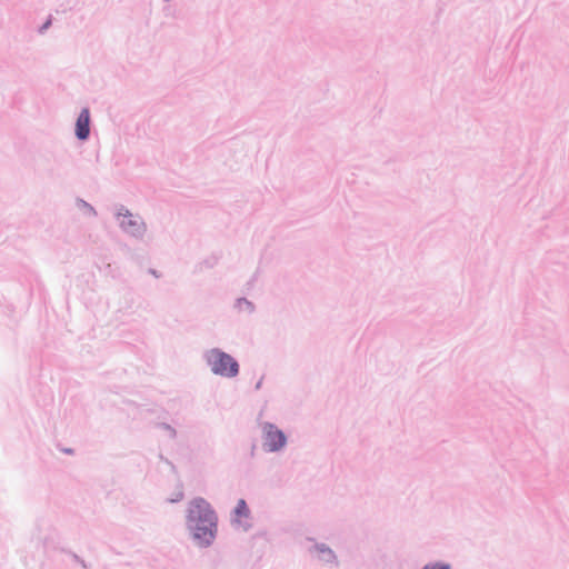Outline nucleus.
I'll list each match as a JSON object with an SVG mask.
<instances>
[{
    "label": "nucleus",
    "mask_w": 569,
    "mask_h": 569,
    "mask_svg": "<svg viewBox=\"0 0 569 569\" xmlns=\"http://www.w3.org/2000/svg\"><path fill=\"white\" fill-rule=\"evenodd\" d=\"M202 358L211 372L222 378H234L240 372L239 361L220 348H211L203 352Z\"/></svg>",
    "instance_id": "1"
},
{
    "label": "nucleus",
    "mask_w": 569,
    "mask_h": 569,
    "mask_svg": "<svg viewBox=\"0 0 569 569\" xmlns=\"http://www.w3.org/2000/svg\"><path fill=\"white\" fill-rule=\"evenodd\" d=\"M210 521H218V516L212 506L202 497L193 498L188 503L186 525H203Z\"/></svg>",
    "instance_id": "2"
},
{
    "label": "nucleus",
    "mask_w": 569,
    "mask_h": 569,
    "mask_svg": "<svg viewBox=\"0 0 569 569\" xmlns=\"http://www.w3.org/2000/svg\"><path fill=\"white\" fill-rule=\"evenodd\" d=\"M116 219L119 221V227L123 232L137 239L143 238L147 231L146 223L140 217L133 216L123 204L119 206L116 212Z\"/></svg>",
    "instance_id": "3"
},
{
    "label": "nucleus",
    "mask_w": 569,
    "mask_h": 569,
    "mask_svg": "<svg viewBox=\"0 0 569 569\" xmlns=\"http://www.w3.org/2000/svg\"><path fill=\"white\" fill-rule=\"evenodd\" d=\"M262 431L263 449L266 452H278L287 446V435L274 423L266 422L262 427Z\"/></svg>",
    "instance_id": "4"
},
{
    "label": "nucleus",
    "mask_w": 569,
    "mask_h": 569,
    "mask_svg": "<svg viewBox=\"0 0 569 569\" xmlns=\"http://www.w3.org/2000/svg\"><path fill=\"white\" fill-rule=\"evenodd\" d=\"M188 530L197 546L201 548L210 547L218 533V521H210L203 525H190Z\"/></svg>",
    "instance_id": "5"
},
{
    "label": "nucleus",
    "mask_w": 569,
    "mask_h": 569,
    "mask_svg": "<svg viewBox=\"0 0 569 569\" xmlns=\"http://www.w3.org/2000/svg\"><path fill=\"white\" fill-rule=\"evenodd\" d=\"M91 116L89 108H82L74 124V136L79 141H87L90 138Z\"/></svg>",
    "instance_id": "6"
},
{
    "label": "nucleus",
    "mask_w": 569,
    "mask_h": 569,
    "mask_svg": "<svg viewBox=\"0 0 569 569\" xmlns=\"http://www.w3.org/2000/svg\"><path fill=\"white\" fill-rule=\"evenodd\" d=\"M251 515L250 508L244 499H239L234 509L232 510V522L240 525L244 531L251 528V523L241 522V518H249Z\"/></svg>",
    "instance_id": "7"
},
{
    "label": "nucleus",
    "mask_w": 569,
    "mask_h": 569,
    "mask_svg": "<svg viewBox=\"0 0 569 569\" xmlns=\"http://www.w3.org/2000/svg\"><path fill=\"white\" fill-rule=\"evenodd\" d=\"M309 551L311 553L317 552L320 561H322L325 563H332V565L338 566L337 556H336L335 551L328 545H326L323 542H316L309 549Z\"/></svg>",
    "instance_id": "8"
},
{
    "label": "nucleus",
    "mask_w": 569,
    "mask_h": 569,
    "mask_svg": "<svg viewBox=\"0 0 569 569\" xmlns=\"http://www.w3.org/2000/svg\"><path fill=\"white\" fill-rule=\"evenodd\" d=\"M234 307L238 310H246L248 313H253L256 310V306L252 301L248 300L246 297H240L236 300Z\"/></svg>",
    "instance_id": "9"
},
{
    "label": "nucleus",
    "mask_w": 569,
    "mask_h": 569,
    "mask_svg": "<svg viewBox=\"0 0 569 569\" xmlns=\"http://www.w3.org/2000/svg\"><path fill=\"white\" fill-rule=\"evenodd\" d=\"M420 569H452V566L449 562L438 560V561L428 562L425 566H422Z\"/></svg>",
    "instance_id": "10"
},
{
    "label": "nucleus",
    "mask_w": 569,
    "mask_h": 569,
    "mask_svg": "<svg viewBox=\"0 0 569 569\" xmlns=\"http://www.w3.org/2000/svg\"><path fill=\"white\" fill-rule=\"evenodd\" d=\"M77 203H78L79 208H82L86 210V213L91 214L93 217L97 216V210L90 203L84 201L83 199H78Z\"/></svg>",
    "instance_id": "11"
},
{
    "label": "nucleus",
    "mask_w": 569,
    "mask_h": 569,
    "mask_svg": "<svg viewBox=\"0 0 569 569\" xmlns=\"http://www.w3.org/2000/svg\"><path fill=\"white\" fill-rule=\"evenodd\" d=\"M158 426L159 428L166 430L171 439H174L177 437V430L171 425L167 422H160Z\"/></svg>",
    "instance_id": "12"
},
{
    "label": "nucleus",
    "mask_w": 569,
    "mask_h": 569,
    "mask_svg": "<svg viewBox=\"0 0 569 569\" xmlns=\"http://www.w3.org/2000/svg\"><path fill=\"white\" fill-rule=\"evenodd\" d=\"M67 553L72 558V560L74 562L81 565L82 568H84V569L88 568L87 562L80 556H78L76 552L68 550Z\"/></svg>",
    "instance_id": "13"
},
{
    "label": "nucleus",
    "mask_w": 569,
    "mask_h": 569,
    "mask_svg": "<svg viewBox=\"0 0 569 569\" xmlns=\"http://www.w3.org/2000/svg\"><path fill=\"white\" fill-rule=\"evenodd\" d=\"M52 24V16H49L46 21L39 27L38 32L43 34Z\"/></svg>",
    "instance_id": "14"
},
{
    "label": "nucleus",
    "mask_w": 569,
    "mask_h": 569,
    "mask_svg": "<svg viewBox=\"0 0 569 569\" xmlns=\"http://www.w3.org/2000/svg\"><path fill=\"white\" fill-rule=\"evenodd\" d=\"M218 262V258L217 257H211V258H208L206 260H203V264L207 267V268H213Z\"/></svg>",
    "instance_id": "15"
},
{
    "label": "nucleus",
    "mask_w": 569,
    "mask_h": 569,
    "mask_svg": "<svg viewBox=\"0 0 569 569\" xmlns=\"http://www.w3.org/2000/svg\"><path fill=\"white\" fill-rule=\"evenodd\" d=\"M262 381H263V377H261V378L257 381V383H256V386H254V389H256V390L261 389V387H262Z\"/></svg>",
    "instance_id": "16"
},
{
    "label": "nucleus",
    "mask_w": 569,
    "mask_h": 569,
    "mask_svg": "<svg viewBox=\"0 0 569 569\" xmlns=\"http://www.w3.org/2000/svg\"><path fill=\"white\" fill-rule=\"evenodd\" d=\"M149 273H151L152 276H154L156 278H159L160 277V273L156 270V269H149Z\"/></svg>",
    "instance_id": "17"
},
{
    "label": "nucleus",
    "mask_w": 569,
    "mask_h": 569,
    "mask_svg": "<svg viewBox=\"0 0 569 569\" xmlns=\"http://www.w3.org/2000/svg\"><path fill=\"white\" fill-rule=\"evenodd\" d=\"M256 449H257L256 443H252L251 449H250V456H251V457H254Z\"/></svg>",
    "instance_id": "18"
},
{
    "label": "nucleus",
    "mask_w": 569,
    "mask_h": 569,
    "mask_svg": "<svg viewBox=\"0 0 569 569\" xmlns=\"http://www.w3.org/2000/svg\"><path fill=\"white\" fill-rule=\"evenodd\" d=\"M67 455H73L74 450L72 448H66L62 450Z\"/></svg>",
    "instance_id": "19"
},
{
    "label": "nucleus",
    "mask_w": 569,
    "mask_h": 569,
    "mask_svg": "<svg viewBox=\"0 0 569 569\" xmlns=\"http://www.w3.org/2000/svg\"><path fill=\"white\" fill-rule=\"evenodd\" d=\"M182 496H183V495H182V493H180V495H179V498L173 499V500H171V501H172V502H177V501H179V499H180Z\"/></svg>",
    "instance_id": "20"
},
{
    "label": "nucleus",
    "mask_w": 569,
    "mask_h": 569,
    "mask_svg": "<svg viewBox=\"0 0 569 569\" xmlns=\"http://www.w3.org/2000/svg\"><path fill=\"white\" fill-rule=\"evenodd\" d=\"M164 2H170L171 0H163Z\"/></svg>",
    "instance_id": "21"
}]
</instances>
